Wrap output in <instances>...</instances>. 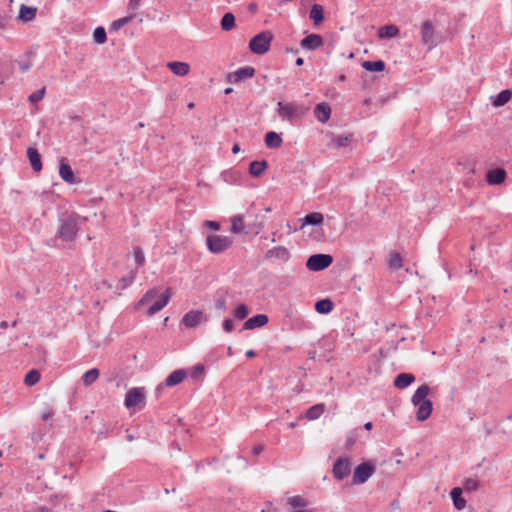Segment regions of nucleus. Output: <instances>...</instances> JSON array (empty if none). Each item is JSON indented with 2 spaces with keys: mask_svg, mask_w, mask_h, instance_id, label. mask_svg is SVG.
I'll return each mask as SVG.
<instances>
[{
  "mask_svg": "<svg viewBox=\"0 0 512 512\" xmlns=\"http://www.w3.org/2000/svg\"><path fill=\"white\" fill-rule=\"evenodd\" d=\"M87 221L86 217L80 216L76 212L64 214L59 218V226L56 237L64 242H73L77 238L80 230V224Z\"/></svg>",
  "mask_w": 512,
  "mask_h": 512,
  "instance_id": "nucleus-1",
  "label": "nucleus"
},
{
  "mask_svg": "<svg viewBox=\"0 0 512 512\" xmlns=\"http://www.w3.org/2000/svg\"><path fill=\"white\" fill-rule=\"evenodd\" d=\"M431 389L427 384L419 386L412 395L411 402L417 407L416 419L420 422L427 420L433 411V403L427 396Z\"/></svg>",
  "mask_w": 512,
  "mask_h": 512,
  "instance_id": "nucleus-2",
  "label": "nucleus"
},
{
  "mask_svg": "<svg viewBox=\"0 0 512 512\" xmlns=\"http://www.w3.org/2000/svg\"><path fill=\"white\" fill-rule=\"evenodd\" d=\"M309 110L308 106H305L303 104H295L292 102H283L279 101L277 103V113L278 116L284 120L288 121L290 123H293V121L296 118L303 117Z\"/></svg>",
  "mask_w": 512,
  "mask_h": 512,
  "instance_id": "nucleus-3",
  "label": "nucleus"
},
{
  "mask_svg": "<svg viewBox=\"0 0 512 512\" xmlns=\"http://www.w3.org/2000/svg\"><path fill=\"white\" fill-rule=\"evenodd\" d=\"M273 34L269 30H264L253 36L248 44L249 50L256 55H263L270 50Z\"/></svg>",
  "mask_w": 512,
  "mask_h": 512,
  "instance_id": "nucleus-4",
  "label": "nucleus"
},
{
  "mask_svg": "<svg viewBox=\"0 0 512 512\" xmlns=\"http://www.w3.org/2000/svg\"><path fill=\"white\" fill-rule=\"evenodd\" d=\"M376 465L371 460H365L358 464L353 471L352 484L361 485L366 483L375 473Z\"/></svg>",
  "mask_w": 512,
  "mask_h": 512,
  "instance_id": "nucleus-5",
  "label": "nucleus"
},
{
  "mask_svg": "<svg viewBox=\"0 0 512 512\" xmlns=\"http://www.w3.org/2000/svg\"><path fill=\"white\" fill-rule=\"evenodd\" d=\"M233 244V239L228 236L217 234H208L206 237V246L212 254H220L229 249Z\"/></svg>",
  "mask_w": 512,
  "mask_h": 512,
  "instance_id": "nucleus-6",
  "label": "nucleus"
},
{
  "mask_svg": "<svg viewBox=\"0 0 512 512\" xmlns=\"http://www.w3.org/2000/svg\"><path fill=\"white\" fill-rule=\"evenodd\" d=\"M333 263V256L330 254L317 253L308 257L305 266L309 271L320 272Z\"/></svg>",
  "mask_w": 512,
  "mask_h": 512,
  "instance_id": "nucleus-7",
  "label": "nucleus"
},
{
  "mask_svg": "<svg viewBox=\"0 0 512 512\" xmlns=\"http://www.w3.org/2000/svg\"><path fill=\"white\" fill-rule=\"evenodd\" d=\"M440 35L435 32L433 24L430 20H426L421 25V39L423 44L429 49L435 47L440 41Z\"/></svg>",
  "mask_w": 512,
  "mask_h": 512,
  "instance_id": "nucleus-8",
  "label": "nucleus"
},
{
  "mask_svg": "<svg viewBox=\"0 0 512 512\" xmlns=\"http://www.w3.org/2000/svg\"><path fill=\"white\" fill-rule=\"evenodd\" d=\"M187 371L185 369H176L173 372H171L166 379L159 384L156 389L155 393L156 396L159 397L160 393L165 387H174L179 385L184 381V379L187 377Z\"/></svg>",
  "mask_w": 512,
  "mask_h": 512,
  "instance_id": "nucleus-9",
  "label": "nucleus"
},
{
  "mask_svg": "<svg viewBox=\"0 0 512 512\" xmlns=\"http://www.w3.org/2000/svg\"><path fill=\"white\" fill-rule=\"evenodd\" d=\"M333 477L337 481H342L351 473V462L348 457H339L333 464Z\"/></svg>",
  "mask_w": 512,
  "mask_h": 512,
  "instance_id": "nucleus-10",
  "label": "nucleus"
},
{
  "mask_svg": "<svg viewBox=\"0 0 512 512\" xmlns=\"http://www.w3.org/2000/svg\"><path fill=\"white\" fill-rule=\"evenodd\" d=\"M145 401V390L143 387H133L125 394L124 405L126 408H135Z\"/></svg>",
  "mask_w": 512,
  "mask_h": 512,
  "instance_id": "nucleus-11",
  "label": "nucleus"
},
{
  "mask_svg": "<svg viewBox=\"0 0 512 512\" xmlns=\"http://www.w3.org/2000/svg\"><path fill=\"white\" fill-rule=\"evenodd\" d=\"M255 68L252 66H243L234 72H230L226 76V81L229 83L237 84L245 82L255 75Z\"/></svg>",
  "mask_w": 512,
  "mask_h": 512,
  "instance_id": "nucleus-12",
  "label": "nucleus"
},
{
  "mask_svg": "<svg viewBox=\"0 0 512 512\" xmlns=\"http://www.w3.org/2000/svg\"><path fill=\"white\" fill-rule=\"evenodd\" d=\"M208 320L207 316L201 310H190L184 314L181 319V324L188 329L196 328L202 322Z\"/></svg>",
  "mask_w": 512,
  "mask_h": 512,
  "instance_id": "nucleus-13",
  "label": "nucleus"
},
{
  "mask_svg": "<svg viewBox=\"0 0 512 512\" xmlns=\"http://www.w3.org/2000/svg\"><path fill=\"white\" fill-rule=\"evenodd\" d=\"M59 176L68 184H78L82 180L76 177L74 171L66 158H61L59 161Z\"/></svg>",
  "mask_w": 512,
  "mask_h": 512,
  "instance_id": "nucleus-14",
  "label": "nucleus"
},
{
  "mask_svg": "<svg viewBox=\"0 0 512 512\" xmlns=\"http://www.w3.org/2000/svg\"><path fill=\"white\" fill-rule=\"evenodd\" d=\"M324 45V39L320 34H307L301 41V48L309 51H315Z\"/></svg>",
  "mask_w": 512,
  "mask_h": 512,
  "instance_id": "nucleus-15",
  "label": "nucleus"
},
{
  "mask_svg": "<svg viewBox=\"0 0 512 512\" xmlns=\"http://www.w3.org/2000/svg\"><path fill=\"white\" fill-rule=\"evenodd\" d=\"M172 290L171 288H167L147 310L148 316H153L159 311H161L164 307H166L171 299Z\"/></svg>",
  "mask_w": 512,
  "mask_h": 512,
  "instance_id": "nucleus-16",
  "label": "nucleus"
},
{
  "mask_svg": "<svg viewBox=\"0 0 512 512\" xmlns=\"http://www.w3.org/2000/svg\"><path fill=\"white\" fill-rule=\"evenodd\" d=\"M507 178V172L503 168L491 169L486 173V181L489 185H501Z\"/></svg>",
  "mask_w": 512,
  "mask_h": 512,
  "instance_id": "nucleus-17",
  "label": "nucleus"
},
{
  "mask_svg": "<svg viewBox=\"0 0 512 512\" xmlns=\"http://www.w3.org/2000/svg\"><path fill=\"white\" fill-rule=\"evenodd\" d=\"M269 322V318L266 314H256L248 318L242 327V330H254L265 326Z\"/></svg>",
  "mask_w": 512,
  "mask_h": 512,
  "instance_id": "nucleus-18",
  "label": "nucleus"
},
{
  "mask_svg": "<svg viewBox=\"0 0 512 512\" xmlns=\"http://www.w3.org/2000/svg\"><path fill=\"white\" fill-rule=\"evenodd\" d=\"M26 155L32 170L36 173H39L42 170L43 165L41 154L39 153L38 149L36 147H28Z\"/></svg>",
  "mask_w": 512,
  "mask_h": 512,
  "instance_id": "nucleus-19",
  "label": "nucleus"
},
{
  "mask_svg": "<svg viewBox=\"0 0 512 512\" xmlns=\"http://www.w3.org/2000/svg\"><path fill=\"white\" fill-rule=\"evenodd\" d=\"M314 116L319 122L326 123L331 116V107L329 103L321 102L316 104L314 108Z\"/></svg>",
  "mask_w": 512,
  "mask_h": 512,
  "instance_id": "nucleus-20",
  "label": "nucleus"
},
{
  "mask_svg": "<svg viewBox=\"0 0 512 512\" xmlns=\"http://www.w3.org/2000/svg\"><path fill=\"white\" fill-rule=\"evenodd\" d=\"M273 257H275L283 262H287L290 259L291 254L285 246H276V247H273L272 249H269L265 253L266 259H270Z\"/></svg>",
  "mask_w": 512,
  "mask_h": 512,
  "instance_id": "nucleus-21",
  "label": "nucleus"
},
{
  "mask_svg": "<svg viewBox=\"0 0 512 512\" xmlns=\"http://www.w3.org/2000/svg\"><path fill=\"white\" fill-rule=\"evenodd\" d=\"M416 380L414 374L402 372L396 375L393 384L397 389H406Z\"/></svg>",
  "mask_w": 512,
  "mask_h": 512,
  "instance_id": "nucleus-22",
  "label": "nucleus"
},
{
  "mask_svg": "<svg viewBox=\"0 0 512 512\" xmlns=\"http://www.w3.org/2000/svg\"><path fill=\"white\" fill-rule=\"evenodd\" d=\"M37 15V8L33 6H27V5H20L19 13H18V20L22 23H28L33 21L36 18Z\"/></svg>",
  "mask_w": 512,
  "mask_h": 512,
  "instance_id": "nucleus-23",
  "label": "nucleus"
},
{
  "mask_svg": "<svg viewBox=\"0 0 512 512\" xmlns=\"http://www.w3.org/2000/svg\"><path fill=\"white\" fill-rule=\"evenodd\" d=\"M450 498L456 510L460 511L465 508L467 502L463 497V489L461 487L452 488L450 491Z\"/></svg>",
  "mask_w": 512,
  "mask_h": 512,
  "instance_id": "nucleus-24",
  "label": "nucleus"
},
{
  "mask_svg": "<svg viewBox=\"0 0 512 512\" xmlns=\"http://www.w3.org/2000/svg\"><path fill=\"white\" fill-rule=\"evenodd\" d=\"M267 160H254L249 163L248 172L252 177H260L264 171L268 168Z\"/></svg>",
  "mask_w": 512,
  "mask_h": 512,
  "instance_id": "nucleus-25",
  "label": "nucleus"
},
{
  "mask_svg": "<svg viewBox=\"0 0 512 512\" xmlns=\"http://www.w3.org/2000/svg\"><path fill=\"white\" fill-rule=\"evenodd\" d=\"M309 18L315 26L320 25L325 20L324 7L320 4H313L309 12Z\"/></svg>",
  "mask_w": 512,
  "mask_h": 512,
  "instance_id": "nucleus-26",
  "label": "nucleus"
},
{
  "mask_svg": "<svg viewBox=\"0 0 512 512\" xmlns=\"http://www.w3.org/2000/svg\"><path fill=\"white\" fill-rule=\"evenodd\" d=\"M282 137L281 134L275 131H269L265 134L264 143L269 149H277L282 145Z\"/></svg>",
  "mask_w": 512,
  "mask_h": 512,
  "instance_id": "nucleus-27",
  "label": "nucleus"
},
{
  "mask_svg": "<svg viewBox=\"0 0 512 512\" xmlns=\"http://www.w3.org/2000/svg\"><path fill=\"white\" fill-rule=\"evenodd\" d=\"M167 67L177 76H185L190 71V65L181 61H171L167 64Z\"/></svg>",
  "mask_w": 512,
  "mask_h": 512,
  "instance_id": "nucleus-28",
  "label": "nucleus"
},
{
  "mask_svg": "<svg viewBox=\"0 0 512 512\" xmlns=\"http://www.w3.org/2000/svg\"><path fill=\"white\" fill-rule=\"evenodd\" d=\"M334 306V302L330 298H323L315 302L314 309L317 313L325 315L332 312Z\"/></svg>",
  "mask_w": 512,
  "mask_h": 512,
  "instance_id": "nucleus-29",
  "label": "nucleus"
},
{
  "mask_svg": "<svg viewBox=\"0 0 512 512\" xmlns=\"http://www.w3.org/2000/svg\"><path fill=\"white\" fill-rule=\"evenodd\" d=\"M400 29L394 24H387L379 28L378 36L381 39H391L398 36Z\"/></svg>",
  "mask_w": 512,
  "mask_h": 512,
  "instance_id": "nucleus-30",
  "label": "nucleus"
},
{
  "mask_svg": "<svg viewBox=\"0 0 512 512\" xmlns=\"http://www.w3.org/2000/svg\"><path fill=\"white\" fill-rule=\"evenodd\" d=\"M512 97V91L510 89H504L500 91L496 96L491 97L492 105L496 108L502 107L509 102Z\"/></svg>",
  "mask_w": 512,
  "mask_h": 512,
  "instance_id": "nucleus-31",
  "label": "nucleus"
},
{
  "mask_svg": "<svg viewBox=\"0 0 512 512\" xmlns=\"http://www.w3.org/2000/svg\"><path fill=\"white\" fill-rule=\"evenodd\" d=\"M302 221H303L302 226H305V225H310V226H314V227L321 226L324 222V216L320 212H310L304 216Z\"/></svg>",
  "mask_w": 512,
  "mask_h": 512,
  "instance_id": "nucleus-32",
  "label": "nucleus"
},
{
  "mask_svg": "<svg viewBox=\"0 0 512 512\" xmlns=\"http://www.w3.org/2000/svg\"><path fill=\"white\" fill-rule=\"evenodd\" d=\"M362 68L369 72H382L386 68V64L383 60H367L363 61L361 64Z\"/></svg>",
  "mask_w": 512,
  "mask_h": 512,
  "instance_id": "nucleus-33",
  "label": "nucleus"
},
{
  "mask_svg": "<svg viewBox=\"0 0 512 512\" xmlns=\"http://www.w3.org/2000/svg\"><path fill=\"white\" fill-rule=\"evenodd\" d=\"M13 72L14 67L12 62L0 61V86L5 84L6 80L10 78Z\"/></svg>",
  "mask_w": 512,
  "mask_h": 512,
  "instance_id": "nucleus-34",
  "label": "nucleus"
},
{
  "mask_svg": "<svg viewBox=\"0 0 512 512\" xmlns=\"http://www.w3.org/2000/svg\"><path fill=\"white\" fill-rule=\"evenodd\" d=\"M325 412V404L324 403H318L311 407H309L306 412L305 416L308 420H316L318 419L323 413Z\"/></svg>",
  "mask_w": 512,
  "mask_h": 512,
  "instance_id": "nucleus-35",
  "label": "nucleus"
},
{
  "mask_svg": "<svg viewBox=\"0 0 512 512\" xmlns=\"http://www.w3.org/2000/svg\"><path fill=\"white\" fill-rule=\"evenodd\" d=\"M159 293L158 287H153L146 291L141 299L135 304V309H139L141 306L150 303Z\"/></svg>",
  "mask_w": 512,
  "mask_h": 512,
  "instance_id": "nucleus-36",
  "label": "nucleus"
},
{
  "mask_svg": "<svg viewBox=\"0 0 512 512\" xmlns=\"http://www.w3.org/2000/svg\"><path fill=\"white\" fill-rule=\"evenodd\" d=\"M236 25V18L231 12L225 13L220 21V26L223 31H230Z\"/></svg>",
  "mask_w": 512,
  "mask_h": 512,
  "instance_id": "nucleus-37",
  "label": "nucleus"
},
{
  "mask_svg": "<svg viewBox=\"0 0 512 512\" xmlns=\"http://www.w3.org/2000/svg\"><path fill=\"white\" fill-rule=\"evenodd\" d=\"M242 215H236L231 219V232L234 234L246 233Z\"/></svg>",
  "mask_w": 512,
  "mask_h": 512,
  "instance_id": "nucleus-38",
  "label": "nucleus"
},
{
  "mask_svg": "<svg viewBox=\"0 0 512 512\" xmlns=\"http://www.w3.org/2000/svg\"><path fill=\"white\" fill-rule=\"evenodd\" d=\"M100 375V371L99 369L97 368H92V369H89L88 371H86L83 375H82V382L85 386H89L91 384H93L97 378L99 377Z\"/></svg>",
  "mask_w": 512,
  "mask_h": 512,
  "instance_id": "nucleus-39",
  "label": "nucleus"
},
{
  "mask_svg": "<svg viewBox=\"0 0 512 512\" xmlns=\"http://www.w3.org/2000/svg\"><path fill=\"white\" fill-rule=\"evenodd\" d=\"M360 431H361V428H355L348 432V434L346 436V441L344 444V447L346 450L350 451L352 449V447L355 445V443L357 442V440L359 438Z\"/></svg>",
  "mask_w": 512,
  "mask_h": 512,
  "instance_id": "nucleus-40",
  "label": "nucleus"
},
{
  "mask_svg": "<svg viewBox=\"0 0 512 512\" xmlns=\"http://www.w3.org/2000/svg\"><path fill=\"white\" fill-rule=\"evenodd\" d=\"M250 313L249 307L244 304H238L235 309L232 311V316L237 320H244Z\"/></svg>",
  "mask_w": 512,
  "mask_h": 512,
  "instance_id": "nucleus-41",
  "label": "nucleus"
},
{
  "mask_svg": "<svg viewBox=\"0 0 512 512\" xmlns=\"http://www.w3.org/2000/svg\"><path fill=\"white\" fill-rule=\"evenodd\" d=\"M41 374L37 369H31L29 370L25 377H24V383L26 386H34L40 381Z\"/></svg>",
  "mask_w": 512,
  "mask_h": 512,
  "instance_id": "nucleus-42",
  "label": "nucleus"
},
{
  "mask_svg": "<svg viewBox=\"0 0 512 512\" xmlns=\"http://www.w3.org/2000/svg\"><path fill=\"white\" fill-rule=\"evenodd\" d=\"M353 138V134H342V135H333L332 142L336 148L346 147L348 142Z\"/></svg>",
  "mask_w": 512,
  "mask_h": 512,
  "instance_id": "nucleus-43",
  "label": "nucleus"
},
{
  "mask_svg": "<svg viewBox=\"0 0 512 512\" xmlns=\"http://www.w3.org/2000/svg\"><path fill=\"white\" fill-rule=\"evenodd\" d=\"M134 279H135V272L130 271L127 275H125L119 279V281L117 283V288L119 290L127 289L134 282Z\"/></svg>",
  "mask_w": 512,
  "mask_h": 512,
  "instance_id": "nucleus-44",
  "label": "nucleus"
},
{
  "mask_svg": "<svg viewBox=\"0 0 512 512\" xmlns=\"http://www.w3.org/2000/svg\"><path fill=\"white\" fill-rule=\"evenodd\" d=\"M93 40L97 44H104L107 41V33L104 27L98 26L94 29Z\"/></svg>",
  "mask_w": 512,
  "mask_h": 512,
  "instance_id": "nucleus-45",
  "label": "nucleus"
},
{
  "mask_svg": "<svg viewBox=\"0 0 512 512\" xmlns=\"http://www.w3.org/2000/svg\"><path fill=\"white\" fill-rule=\"evenodd\" d=\"M402 257L400 255V253L394 251V252H391L390 253V256H389V267L392 268V269H395V270H398L402 267Z\"/></svg>",
  "mask_w": 512,
  "mask_h": 512,
  "instance_id": "nucleus-46",
  "label": "nucleus"
},
{
  "mask_svg": "<svg viewBox=\"0 0 512 512\" xmlns=\"http://www.w3.org/2000/svg\"><path fill=\"white\" fill-rule=\"evenodd\" d=\"M461 488L468 493L474 492L479 488V481L473 478H466Z\"/></svg>",
  "mask_w": 512,
  "mask_h": 512,
  "instance_id": "nucleus-47",
  "label": "nucleus"
},
{
  "mask_svg": "<svg viewBox=\"0 0 512 512\" xmlns=\"http://www.w3.org/2000/svg\"><path fill=\"white\" fill-rule=\"evenodd\" d=\"M45 94H46V87H42V88L34 91L33 93H31L28 97V101L31 104H36L45 97Z\"/></svg>",
  "mask_w": 512,
  "mask_h": 512,
  "instance_id": "nucleus-48",
  "label": "nucleus"
},
{
  "mask_svg": "<svg viewBox=\"0 0 512 512\" xmlns=\"http://www.w3.org/2000/svg\"><path fill=\"white\" fill-rule=\"evenodd\" d=\"M133 17H134V15H129V16L119 18V19L113 21L110 26V30H114V31L119 30L120 28H122L123 26L128 24L133 19Z\"/></svg>",
  "mask_w": 512,
  "mask_h": 512,
  "instance_id": "nucleus-49",
  "label": "nucleus"
},
{
  "mask_svg": "<svg viewBox=\"0 0 512 512\" xmlns=\"http://www.w3.org/2000/svg\"><path fill=\"white\" fill-rule=\"evenodd\" d=\"M287 503L294 508L307 506V500L299 495L289 497Z\"/></svg>",
  "mask_w": 512,
  "mask_h": 512,
  "instance_id": "nucleus-50",
  "label": "nucleus"
},
{
  "mask_svg": "<svg viewBox=\"0 0 512 512\" xmlns=\"http://www.w3.org/2000/svg\"><path fill=\"white\" fill-rule=\"evenodd\" d=\"M133 253H134L135 263L137 264L138 267H142L145 263V256H144V252H143L142 248L139 246L135 247Z\"/></svg>",
  "mask_w": 512,
  "mask_h": 512,
  "instance_id": "nucleus-51",
  "label": "nucleus"
},
{
  "mask_svg": "<svg viewBox=\"0 0 512 512\" xmlns=\"http://www.w3.org/2000/svg\"><path fill=\"white\" fill-rule=\"evenodd\" d=\"M204 372H205L204 365L197 364L193 367L190 375H191L192 379L198 380L200 377H202L204 375Z\"/></svg>",
  "mask_w": 512,
  "mask_h": 512,
  "instance_id": "nucleus-52",
  "label": "nucleus"
},
{
  "mask_svg": "<svg viewBox=\"0 0 512 512\" xmlns=\"http://www.w3.org/2000/svg\"><path fill=\"white\" fill-rule=\"evenodd\" d=\"M222 328L226 333H231L234 330V323L232 319L225 318L222 322Z\"/></svg>",
  "mask_w": 512,
  "mask_h": 512,
  "instance_id": "nucleus-53",
  "label": "nucleus"
},
{
  "mask_svg": "<svg viewBox=\"0 0 512 512\" xmlns=\"http://www.w3.org/2000/svg\"><path fill=\"white\" fill-rule=\"evenodd\" d=\"M215 308L220 311H226L227 301L224 297H220L215 301Z\"/></svg>",
  "mask_w": 512,
  "mask_h": 512,
  "instance_id": "nucleus-54",
  "label": "nucleus"
},
{
  "mask_svg": "<svg viewBox=\"0 0 512 512\" xmlns=\"http://www.w3.org/2000/svg\"><path fill=\"white\" fill-rule=\"evenodd\" d=\"M15 62L18 64V66H19L20 70H21L23 73L28 72V71L31 69V67H32V63H31L30 61H20V60H16Z\"/></svg>",
  "mask_w": 512,
  "mask_h": 512,
  "instance_id": "nucleus-55",
  "label": "nucleus"
},
{
  "mask_svg": "<svg viewBox=\"0 0 512 512\" xmlns=\"http://www.w3.org/2000/svg\"><path fill=\"white\" fill-rule=\"evenodd\" d=\"M10 19H11V17L8 16L7 14H3V15L0 14V30L7 29Z\"/></svg>",
  "mask_w": 512,
  "mask_h": 512,
  "instance_id": "nucleus-56",
  "label": "nucleus"
},
{
  "mask_svg": "<svg viewBox=\"0 0 512 512\" xmlns=\"http://www.w3.org/2000/svg\"><path fill=\"white\" fill-rule=\"evenodd\" d=\"M141 0H129L128 8L130 10L136 11L140 8Z\"/></svg>",
  "mask_w": 512,
  "mask_h": 512,
  "instance_id": "nucleus-57",
  "label": "nucleus"
},
{
  "mask_svg": "<svg viewBox=\"0 0 512 512\" xmlns=\"http://www.w3.org/2000/svg\"><path fill=\"white\" fill-rule=\"evenodd\" d=\"M205 225L214 231H218L220 229V223L217 221L208 220L205 222Z\"/></svg>",
  "mask_w": 512,
  "mask_h": 512,
  "instance_id": "nucleus-58",
  "label": "nucleus"
},
{
  "mask_svg": "<svg viewBox=\"0 0 512 512\" xmlns=\"http://www.w3.org/2000/svg\"><path fill=\"white\" fill-rule=\"evenodd\" d=\"M14 297L18 301H25L26 300L25 291L24 290H18L17 292H15Z\"/></svg>",
  "mask_w": 512,
  "mask_h": 512,
  "instance_id": "nucleus-59",
  "label": "nucleus"
},
{
  "mask_svg": "<svg viewBox=\"0 0 512 512\" xmlns=\"http://www.w3.org/2000/svg\"><path fill=\"white\" fill-rule=\"evenodd\" d=\"M263 449H264V448H263V446H262V445H256V446H254V447H253L252 452H253V454H254L255 456H257V455H259V454H261V453H262Z\"/></svg>",
  "mask_w": 512,
  "mask_h": 512,
  "instance_id": "nucleus-60",
  "label": "nucleus"
},
{
  "mask_svg": "<svg viewBox=\"0 0 512 512\" xmlns=\"http://www.w3.org/2000/svg\"><path fill=\"white\" fill-rule=\"evenodd\" d=\"M52 417H53V413L52 412L43 413L42 416H41L43 421L51 420Z\"/></svg>",
  "mask_w": 512,
  "mask_h": 512,
  "instance_id": "nucleus-61",
  "label": "nucleus"
},
{
  "mask_svg": "<svg viewBox=\"0 0 512 512\" xmlns=\"http://www.w3.org/2000/svg\"><path fill=\"white\" fill-rule=\"evenodd\" d=\"M245 356L248 359L254 358L256 356V352L254 350H252V349L247 350L246 353H245Z\"/></svg>",
  "mask_w": 512,
  "mask_h": 512,
  "instance_id": "nucleus-62",
  "label": "nucleus"
},
{
  "mask_svg": "<svg viewBox=\"0 0 512 512\" xmlns=\"http://www.w3.org/2000/svg\"><path fill=\"white\" fill-rule=\"evenodd\" d=\"M248 10L252 13H255L257 11V4L255 3H250L249 6H248Z\"/></svg>",
  "mask_w": 512,
  "mask_h": 512,
  "instance_id": "nucleus-63",
  "label": "nucleus"
},
{
  "mask_svg": "<svg viewBox=\"0 0 512 512\" xmlns=\"http://www.w3.org/2000/svg\"><path fill=\"white\" fill-rule=\"evenodd\" d=\"M36 512H52L51 510H49L48 508H46L45 506H41L37 509Z\"/></svg>",
  "mask_w": 512,
  "mask_h": 512,
  "instance_id": "nucleus-64",
  "label": "nucleus"
}]
</instances>
